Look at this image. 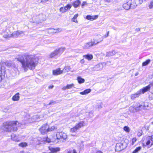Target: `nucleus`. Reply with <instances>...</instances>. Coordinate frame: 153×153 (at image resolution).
Segmentation results:
<instances>
[{"mask_svg": "<svg viewBox=\"0 0 153 153\" xmlns=\"http://www.w3.org/2000/svg\"><path fill=\"white\" fill-rule=\"evenodd\" d=\"M136 140H137V139L136 138H133L132 140V145H134V143L136 141Z\"/></svg>", "mask_w": 153, "mask_h": 153, "instance_id": "obj_43", "label": "nucleus"}, {"mask_svg": "<svg viewBox=\"0 0 153 153\" xmlns=\"http://www.w3.org/2000/svg\"><path fill=\"white\" fill-rule=\"evenodd\" d=\"M143 144L146 143V145H148L150 144L151 145L153 144V135L151 136H148L146 137V140L143 141Z\"/></svg>", "mask_w": 153, "mask_h": 153, "instance_id": "obj_8", "label": "nucleus"}, {"mask_svg": "<svg viewBox=\"0 0 153 153\" xmlns=\"http://www.w3.org/2000/svg\"><path fill=\"white\" fill-rule=\"evenodd\" d=\"M124 131H127V132H129V129L128 127L125 126L123 128Z\"/></svg>", "mask_w": 153, "mask_h": 153, "instance_id": "obj_40", "label": "nucleus"}, {"mask_svg": "<svg viewBox=\"0 0 153 153\" xmlns=\"http://www.w3.org/2000/svg\"><path fill=\"white\" fill-rule=\"evenodd\" d=\"M3 37L4 38H10V37H12L11 34L10 35L8 34V35H4L3 36Z\"/></svg>", "mask_w": 153, "mask_h": 153, "instance_id": "obj_41", "label": "nucleus"}, {"mask_svg": "<svg viewBox=\"0 0 153 153\" xmlns=\"http://www.w3.org/2000/svg\"><path fill=\"white\" fill-rule=\"evenodd\" d=\"M71 7V5L70 4H68L65 7L64 9L65 11L69 10Z\"/></svg>", "mask_w": 153, "mask_h": 153, "instance_id": "obj_32", "label": "nucleus"}, {"mask_svg": "<svg viewBox=\"0 0 153 153\" xmlns=\"http://www.w3.org/2000/svg\"><path fill=\"white\" fill-rule=\"evenodd\" d=\"M49 0H41V2H45L47 1H48Z\"/></svg>", "mask_w": 153, "mask_h": 153, "instance_id": "obj_51", "label": "nucleus"}, {"mask_svg": "<svg viewBox=\"0 0 153 153\" xmlns=\"http://www.w3.org/2000/svg\"><path fill=\"white\" fill-rule=\"evenodd\" d=\"M98 17V16L97 15H95L92 16L88 15L86 16V18L88 20L93 21L94 20L97 19Z\"/></svg>", "mask_w": 153, "mask_h": 153, "instance_id": "obj_19", "label": "nucleus"}, {"mask_svg": "<svg viewBox=\"0 0 153 153\" xmlns=\"http://www.w3.org/2000/svg\"><path fill=\"white\" fill-rule=\"evenodd\" d=\"M102 104L100 102L99 104H98L96 106V107L98 108H102Z\"/></svg>", "mask_w": 153, "mask_h": 153, "instance_id": "obj_42", "label": "nucleus"}, {"mask_svg": "<svg viewBox=\"0 0 153 153\" xmlns=\"http://www.w3.org/2000/svg\"><path fill=\"white\" fill-rule=\"evenodd\" d=\"M109 33V31H108L107 32V33L104 35V37L105 38H107L108 36Z\"/></svg>", "mask_w": 153, "mask_h": 153, "instance_id": "obj_48", "label": "nucleus"}, {"mask_svg": "<svg viewBox=\"0 0 153 153\" xmlns=\"http://www.w3.org/2000/svg\"><path fill=\"white\" fill-rule=\"evenodd\" d=\"M53 86L52 85L51 86V85L49 86L48 88L49 89H52L53 88Z\"/></svg>", "mask_w": 153, "mask_h": 153, "instance_id": "obj_52", "label": "nucleus"}, {"mask_svg": "<svg viewBox=\"0 0 153 153\" xmlns=\"http://www.w3.org/2000/svg\"><path fill=\"white\" fill-rule=\"evenodd\" d=\"M56 128L54 126H52L50 128H48V127L47 128V131H48V132L50 131H51L54 130Z\"/></svg>", "mask_w": 153, "mask_h": 153, "instance_id": "obj_36", "label": "nucleus"}, {"mask_svg": "<svg viewBox=\"0 0 153 153\" xmlns=\"http://www.w3.org/2000/svg\"><path fill=\"white\" fill-rule=\"evenodd\" d=\"M129 1L131 5V9H134L137 7V5L134 0H130Z\"/></svg>", "mask_w": 153, "mask_h": 153, "instance_id": "obj_23", "label": "nucleus"}, {"mask_svg": "<svg viewBox=\"0 0 153 153\" xmlns=\"http://www.w3.org/2000/svg\"><path fill=\"white\" fill-rule=\"evenodd\" d=\"M58 29H57V30H58ZM58 30H59V28H58Z\"/></svg>", "mask_w": 153, "mask_h": 153, "instance_id": "obj_59", "label": "nucleus"}, {"mask_svg": "<svg viewBox=\"0 0 153 153\" xmlns=\"http://www.w3.org/2000/svg\"><path fill=\"white\" fill-rule=\"evenodd\" d=\"M103 66L102 63H100L95 66L94 67L91 68L92 70L93 71H98L101 70Z\"/></svg>", "mask_w": 153, "mask_h": 153, "instance_id": "obj_13", "label": "nucleus"}, {"mask_svg": "<svg viewBox=\"0 0 153 153\" xmlns=\"http://www.w3.org/2000/svg\"><path fill=\"white\" fill-rule=\"evenodd\" d=\"M46 17L45 15L42 13H41L36 16V18L33 17L31 20L30 22L34 23L42 22L46 20Z\"/></svg>", "mask_w": 153, "mask_h": 153, "instance_id": "obj_3", "label": "nucleus"}, {"mask_svg": "<svg viewBox=\"0 0 153 153\" xmlns=\"http://www.w3.org/2000/svg\"><path fill=\"white\" fill-rule=\"evenodd\" d=\"M46 141L48 143H50L51 141V140L50 138H48V137H47L46 138Z\"/></svg>", "mask_w": 153, "mask_h": 153, "instance_id": "obj_47", "label": "nucleus"}, {"mask_svg": "<svg viewBox=\"0 0 153 153\" xmlns=\"http://www.w3.org/2000/svg\"><path fill=\"white\" fill-rule=\"evenodd\" d=\"M62 72L63 71L61 70L60 68H59L53 70V75H56L61 74L62 73Z\"/></svg>", "mask_w": 153, "mask_h": 153, "instance_id": "obj_21", "label": "nucleus"}, {"mask_svg": "<svg viewBox=\"0 0 153 153\" xmlns=\"http://www.w3.org/2000/svg\"><path fill=\"white\" fill-rule=\"evenodd\" d=\"M150 60L148 59L146 61L143 62L142 63V66H144L147 65L150 62Z\"/></svg>", "mask_w": 153, "mask_h": 153, "instance_id": "obj_31", "label": "nucleus"}, {"mask_svg": "<svg viewBox=\"0 0 153 153\" xmlns=\"http://www.w3.org/2000/svg\"><path fill=\"white\" fill-rule=\"evenodd\" d=\"M140 28H137L136 29V30L137 31H140Z\"/></svg>", "mask_w": 153, "mask_h": 153, "instance_id": "obj_55", "label": "nucleus"}, {"mask_svg": "<svg viewBox=\"0 0 153 153\" xmlns=\"http://www.w3.org/2000/svg\"><path fill=\"white\" fill-rule=\"evenodd\" d=\"M65 48H61L58 49H56L52 52L49 55V58H52L54 57L59 53H62L65 50Z\"/></svg>", "mask_w": 153, "mask_h": 153, "instance_id": "obj_4", "label": "nucleus"}, {"mask_svg": "<svg viewBox=\"0 0 153 153\" xmlns=\"http://www.w3.org/2000/svg\"><path fill=\"white\" fill-rule=\"evenodd\" d=\"M126 147L123 143H118L116 144L115 147V150L116 151H120Z\"/></svg>", "mask_w": 153, "mask_h": 153, "instance_id": "obj_11", "label": "nucleus"}, {"mask_svg": "<svg viewBox=\"0 0 153 153\" xmlns=\"http://www.w3.org/2000/svg\"><path fill=\"white\" fill-rule=\"evenodd\" d=\"M115 53H116L115 51H111L108 52L107 53L106 56L110 57L111 56L114 55Z\"/></svg>", "mask_w": 153, "mask_h": 153, "instance_id": "obj_28", "label": "nucleus"}, {"mask_svg": "<svg viewBox=\"0 0 153 153\" xmlns=\"http://www.w3.org/2000/svg\"><path fill=\"white\" fill-rule=\"evenodd\" d=\"M142 130H140V131H138L137 133V135L138 136L140 137L142 135Z\"/></svg>", "mask_w": 153, "mask_h": 153, "instance_id": "obj_45", "label": "nucleus"}, {"mask_svg": "<svg viewBox=\"0 0 153 153\" xmlns=\"http://www.w3.org/2000/svg\"><path fill=\"white\" fill-rule=\"evenodd\" d=\"M96 153H102L100 151H98Z\"/></svg>", "mask_w": 153, "mask_h": 153, "instance_id": "obj_56", "label": "nucleus"}, {"mask_svg": "<svg viewBox=\"0 0 153 153\" xmlns=\"http://www.w3.org/2000/svg\"><path fill=\"white\" fill-rule=\"evenodd\" d=\"M59 11L62 13H64L66 12L65 9H64V7H62L60 8L59 9Z\"/></svg>", "mask_w": 153, "mask_h": 153, "instance_id": "obj_39", "label": "nucleus"}, {"mask_svg": "<svg viewBox=\"0 0 153 153\" xmlns=\"http://www.w3.org/2000/svg\"><path fill=\"white\" fill-rule=\"evenodd\" d=\"M39 119V116L38 115H34L32 117L28 119V121L30 123H31L36 121H37Z\"/></svg>", "mask_w": 153, "mask_h": 153, "instance_id": "obj_16", "label": "nucleus"}, {"mask_svg": "<svg viewBox=\"0 0 153 153\" xmlns=\"http://www.w3.org/2000/svg\"><path fill=\"white\" fill-rule=\"evenodd\" d=\"M4 76V71L0 67V82H1Z\"/></svg>", "mask_w": 153, "mask_h": 153, "instance_id": "obj_22", "label": "nucleus"}, {"mask_svg": "<svg viewBox=\"0 0 153 153\" xmlns=\"http://www.w3.org/2000/svg\"><path fill=\"white\" fill-rule=\"evenodd\" d=\"M74 86V84H68L66 86L63 87L62 88V89L63 90H65L66 89H70L72 88Z\"/></svg>", "mask_w": 153, "mask_h": 153, "instance_id": "obj_25", "label": "nucleus"}, {"mask_svg": "<svg viewBox=\"0 0 153 153\" xmlns=\"http://www.w3.org/2000/svg\"><path fill=\"white\" fill-rule=\"evenodd\" d=\"M141 94L140 91H139L136 93L132 94L131 96V98L132 100H134L136 98L138 97Z\"/></svg>", "mask_w": 153, "mask_h": 153, "instance_id": "obj_17", "label": "nucleus"}, {"mask_svg": "<svg viewBox=\"0 0 153 153\" xmlns=\"http://www.w3.org/2000/svg\"><path fill=\"white\" fill-rule=\"evenodd\" d=\"M19 93H17L16 94L12 97V100L14 101H17L19 99Z\"/></svg>", "mask_w": 153, "mask_h": 153, "instance_id": "obj_24", "label": "nucleus"}, {"mask_svg": "<svg viewBox=\"0 0 153 153\" xmlns=\"http://www.w3.org/2000/svg\"><path fill=\"white\" fill-rule=\"evenodd\" d=\"M48 127V125L46 123L43 125L39 129V130L42 134H44L48 132V131H47Z\"/></svg>", "mask_w": 153, "mask_h": 153, "instance_id": "obj_9", "label": "nucleus"}, {"mask_svg": "<svg viewBox=\"0 0 153 153\" xmlns=\"http://www.w3.org/2000/svg\"><path fill=\"white\" fill-rule=\"evenodd\" d=\"M151 85H153L152 83L149 85L148 86L143 88L142 89H140L139 91H140V93L141 94H144L145 92L149 91L150 89Z\"/></svg>", "mask_w": 153, "mask_h": 153, "instance_id": "obj_15", "label": "nucleus"}, {"mask_svg": "<svg viewBox=\"0 0 153 153\" xmlns=\"http://www.w3.org/2000/svg\"><path fill=\"white\" fill-rule=\"evenodd\" d=\"M137 5V6L141 4L143 2V0H134Z\"/></svg>", "mask_w": 153, "mask_h": 153, "instance_id": "obj_33", "label": "nucleus"}, {"mask_svg": "<svg viewBox=\"0 0 153 153\" xmlns=\"http://www.w3.org/2000/svg\"><path fill=\"white\" fill-rule=\"evenodd\" d=\"M56 135L57 139L61 140L63 142H65L67 138L66 134L62 132H57Z\"/></svg>", "mask_w": 153, "mask_h": 153, "instance_id": "obj_6", "label": "nucleus"}, {"mask_svg": "<svg viewBox=\"0 0 153 153\" xmlns=\"http://www.w3.org/2000/svg\"><path fill=\"white\" fill-rule=\"evenodd\" d=\"M19 146L22 147H25L27 146V143L25 142H23L19 144Z\"/></svg>", "mask_w": 153, "mask_h": 153, "instance_id": "obj_34", "label": "nucleus"}, {"mask_svg": "<svg viewBox=\"0 0 153 153\" xmlns=\"http://www.w3.org/2000/svg\"><path fill=\"white\" fill-rule=\"evenodd\" d=\"M78 16V14H76L74 15V17H73L72 19H76L77 17Z\"/></svg>", "mask_w": 153, "mask_h": 153, "instance_id": "obj_46", "label": "nucleus"}, {"mask_svg": "<svg viewBox=\"0 0 153 153\" xmlns=\"http://www.w3.org/2000/svg\"><path fill=\"white\" fill-rule=\"evenodd\" d=\"M80 4V1L79 0H77L74 1L73 4V6L75 7H77Z\"/></svg>", "mask_w": 153, "mask_h": 153, "instance_id": "obj_29", "label": "nucleus"}, {"mask_svg": "<svg viewBox=\"0 0 153 153\" xmlns=\"http://www.w3.org/2000/svg\"><path fill=\"white\" fill-rule=\"evenodd\" d=\"M144 108V106L138 103L137 105H132L129 108V110L130 111L132 112H135L141 110L142 109Z\"/></svg>", "mask_w": 153, "mask_h": 153, "instance_id": "obj_5", "label": "nucleus"}, {"mask_svg": "<svg viewBox=\"0 0 153 153\" xmlns=\"http://www.w3.org/2000/svg\"><path fill=\"white\" fill-rule=\"evenodd\" d=\"M83 57L85 59H87L89 60L92 59L93 58L92 55L91 54H88L87 55H84Z\"/></svg>", "mask_w": 153, "mask_h": 153, "instance_id": "obj_26", "label": "nucleus"}, {"mask_svg": "<svg viewBox=\"0 0 153 153\" xmlns=\"http://www.w3.org/2000/svg\"><path fill=\"white\" fill-rule=\"evenodd\" d=\"M148 7L150 9L153 8V0L152 1L150 2Z\"/></svg>", "mask_w": 153, "mask_h": 153, "instance_id": "obj_37", "label": "nucleus"}, {"mask_svg": "<svg viewBox=\"0 0 153 153\" xmlns=\"http://www.w3.org/2000/svg\"><path fill=\"white\" fill-rule=\"evenodd\" d=\"M138 72H137L136 73V74H135V76H137V75H138Z\"/></svg>", "mask_w": 153, "mask_h": 153, "instance_id": "obj_57", "label": "nucleus"}, {"mask_svg": "<svg viewBox=\"0 0 153 153\" xmlns=\"http://www.w3.org/2000/svg\"><path fill=\"white\" fill-rule=\"evenodd\" d=\"M70 67L69 66L65 67L63 69L64 71H65L67 72H68L70 71Z\"/></svg>", "mask_w": 153, "mask_h": 153, "instance_id": "obj_38", "label": "nucleus"}, {"mask_svg": "<svg viewBox=\"0 0 153 153\" xmlns=\"http://www.w3.org/2000/svg\"><path fill=\"white\" fill-rule=\"evenodd\" d=\"M77 80L79 83L80 84L83 83L85 82L84 79L82 78L80 76H79L77 77Z\"/></svg>", "mask_w": 153, "mask_h": 153, "instance_id": "obj_30", "label": "nucleus"}, {"mask_svg": "<svg viewBox=\"0 0 153 153\" xmlns=\"http://www.w3.org/2000/svg\"><path fill=\"white\" fill-rule=\"evenodd\" d=\"M80 62L82 64H83L84 63L85 61L84 59H82V60H81L80 61Z\"/></svg>", "mask_w": 153, "mask_h": 153, "instance_id": "obj_50", "label": "nucleus"}, {"mask_svg": "<svg viewBox=\"0 0 153 153\" xmlns=\"http://www.w3.org/2000/svg\"><path fill=\"white\" fill-rule=\"evenodd\" d=\"M49 149L50 152L49 153H54L60 151V149L59 148H53L52 147H49Z\"/></svg>", "mask_w": 153, "mask_h": 153, "instance_id": "obj_20", "label": "nucleus"}, {"mask_svg": "<svg viewBox=\"0 0 153 153\" xmlns=\"http://www.w3.org/2000/svg\"><path fill=\"white\" fill-rule=\"evenodd\" d=\"M129 0L123 5V7L126 10H128L131 8Z\"/></svg>", "mask_w": 153, "mask_h": 153, "instance_id": "obj_18", "label": "nucleus"}, {"mask_svg": "<svg viewBox=\"0 0 153 153\" xmlns=\"http://www.w3.org/2000/svg\"><path fill=\"white\" fill-rule=\"evenodd\" d=\"M67 153H71V152H70V151H68V152Z\"/></svg>", "mask_w": 153, "mask_h": 153, "instance_id": "obj_58", "label": "nucleus"}, {"mask_svg": "<svg viewBox=\"0 0 153 153\" xmlns=\"http://www.w3.org/2000/svg\"><path fill=\"white\" fill-rule=\"evenodd\" d=\"M15 59L21 62L22 67L25 71H27L28 69L33 70L35 69L38 62L35 56L27 53L23 55H19Z\"/></svg>", "mask_w": 153, "mask_h": 153, "instance_id": "obj_1", "label": "nucleus"}, {"mask_svg": "<svg viewBox=\"0 0 153 153\" xmlns=\"http://www.w3.org/2000/svg\"><path fill=\"white\" fill-rule=\"evenodd\" d=\"M72 21L73 22H74L76 23H77L78 21L77 20H75V19H72Z\"/></svg>", "mask_w": 153, "mask_h": 153, "instance_id": "obj_53", "label": "nucleus"}, {"mask_svg": "<svg viewBox=\"0 0 153 153\" xmlns=\"http://www.w3.org/2000/svg\"><path fill=\"white\" fill-rule=\"evenodd\" d=\"M89 117H90L91 118L93 116V114L91 112H90L88 113Z\"/></svg>", "mask_w": 153, "mask_h": 153, "instance_id": "obj_49", "label": "nucleus"}, {"mask_svg": "<svg viewBox=\"0 0 153 153\" xmlns=\"http://www.w3.org/2000/svg\"><path fill=\"white\" fill-rule=\"evenodd\" d=\"M23 33L24 32L21 31H15L11 34V36L13 38H17Z\"/></svg>", "mask_w": 153, "mask_h": 153, "instance_id": "obj_14", "label": "nucleus"}, {"mask_svg": "<svg viewBox=\"0 0 153 153\" xmlns=\"http://www.w3.org/2000/svg\"><path fill=\"white\" fill-rule=\"evenodd\" d=\"M103 40V38L101 35H97L94 39L93 42L95 45L102 42Z\"/></svg>", "mask_w": 153, "mask_h": 153, "instance_id": "obj_10", "label": "nucleus"}, {"mask_svg": "<svg viewBox=\"0 0 153 153\" xmlns=\"http://www.w3.org/2000/svg\"><path fill=\"white\" fill-rule=\"evenodd\" d=\"M152 123L153 124V122H152Z\"/></svg>", "mask_w": 153, "mask_h": 153, "instance_id": "obj_60", "label": "nucleus"}, {"mask_svg": "<svg viewBox=\"0 0 153 153\" xmlns=\"http://www.w3.org/2000/svg\"><path fill=\"white\" fill-rule=\"evenodd\" d=\"M95 45V44L94 43V42L91 41L90 42L85 43L83 46V48L84 49H89L90 47Z\"/></svg>", "mask_w": 153, "mask_h": 153, "instance_id": "obj_12", "label": "nucleus"}, {"mask_svg": "<svg viewBox=\"0 0 153 153\" xmlns=\"http://www.w3.org/2000/svg\"><path fill=\"white\" fill-rule=\"evenodd\" d=\"M141 147L139 146L132 153H136L140 150L141 149Z\"/></svg>", "mask_w": 153, "mask_h": 153, "instance_id": "obj_35", "label": "nucleus"}, {"mask_svg": "<svg viewBox=\"0 0 153 153\" xmlns=\"http://www.w3.org/2000/svg\"><path fill=\"white\" fill-rule=\"evenodd\" d=\"M57 102L56 101H51V102H50V103L48 104V105H50L52 104H53L54 103H56Z\"/></svg>", "mask_w": 153, "mask_h": 153, "instance_id": "obj_44", "label": "nucleus"}, {"mask_svg": "<svg viewBox=\"0 0 153 153\" xmlns=\"http://www.w3.org/2000/svg\"><path fill=\"white\" fill-rule=\"evenodd\" d=\"M91 89H87L83 91L80 92V94L81 95H85L88 94L91 92Z\"/></svg>", "mask_w": 153, "mask_h": 153, "instance_id": "obj_27", "label": "nucleus"}, {"mask_svg": "<svg viewBox=\"0 0 153 153\" xmlns=\"http://www.w3.org/2000/svg\"><path fill=\"white\" fill-rule=\"evenodd\" d=\"M73 153H77L75 149H74L73 151Z\"/></svg>", "mask_w": 153, "mask_h": 153, "instance_id": "obj_54", "label": "nucleus"}, {"mask_svg": "<svg viewBox=\"0 0 153 153\" xmlns=\"http://www.w3.org/2000/svg\"><path fill=\"white\" fill-rule=\"evenodd\" d=\"M2 128L7 132L16 131L20 126L19 123L17 121H8L4 122L2 126Z\"/></svg>", "mask_w": 153, "mask_h": 153, "instance_id": "obj_2", "label": "nucleus"}, {"mask_svg": "<svg viewBox=\"0 0 153 153\" xmlns=\"http://www.w3.org/2000/svg\"><path fill=\"white\" fill-rule=\"evenodd\" d=\"M84 122L81 121L77 124L75 126L71 128L70 131L71 132H74L77 130L84 126Z\"/></svg>", "mask_w": 153, "mask_h": 153, "instance_id": "obj_7", "label": "nucleus"}]
</instances>
